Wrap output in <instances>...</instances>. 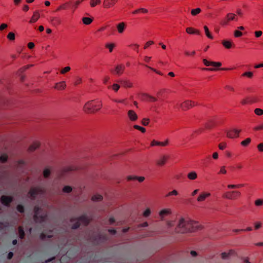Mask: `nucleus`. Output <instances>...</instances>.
Masks as SVG:
<instances>
[{
    "label": "nucleus",
    "mask_w": 263,
    "mask_h": 263,
    "mask_svg": "<svg viewBox=\"0 0 263 263\" xmlns=\"http://www.w3.org/2000/svg\"><path fill=\"white\" fill-rule=\"evenodd\" d=\"M151 210L149 209H147L143 213V216L145 217H148L151 214Z\"/></svg>",
    "instance_id": "nucleus-60"
},
{
    "label": "nucleus",
    "mask_w": 263,
    "mask_h": 263,
    "mask_svg": "<svg viewBox=\"0 0 263 263\" xmlns=\"http://www.w3.org/2000/svg\"><path fill=\"white\" fill-rule=\"evenodd\" d=\"M243 186V184H229L227 185V188L228 189L231 190V189H238L241 187Z\"/></svg>",
    "instance_id": "nucleus-36"
},
{
    "label": "nucleus",
    "mask_w": 263,
    "mask_h": 263,
    "mask_svg": "<svg viewBox=\"0 0 263 263\" xmlns=\"http://www.w3.org/2000/svg\"><path fill=\"white\" fill-rule=\"evenodd\" d=\"M170 159V156L168 155L163 154L161 155L156 160L155 165L158 167L164 166Z\"/></svg>",
    "instance_id": "nucleus-8"
},
{
    "label": "nucleus",
    "mask_w": 263,
    "mask_h": 263,
    "mask_svg": "<svg viewBox=\"0 0 263 263\" xmlns=\"http://www.w3.org/2000/svg\"><path fill=\"white\" fill-rule=\"evenodd\" d=\"M253 103V101L251 98H246L242 99L240 101V104L242 105H245L247 104H251Z\"/></svg>",
    "instance_id": "nucleus-34"
},
{
    "label": "nucleus",
    "mask_w": 263,
    "mask_h": 263,
    "mask_svg": "<svg viewBox=\"0 0 263 263\" xmlns=\"http://www.w3.org/2000/svg\"><path fill=\"white\" fill-rule=\"evenodd\" d=\"M253 76V73L251 71H247L241 74V77H247L249 78H252Z\"/></svg>",
    "instance_id": "nucleus-46"
},
{
    "label": "nucleus",
    "mask_w": 263,
    "mask_h": 263,
    "mask_svg": "<svg viewBox=\"0 0 263 263\" xmlns=\"http://www.w3.org/2000/svg\"><path fill=\"white\" fill-rule=\"evenodd\" d=\"M40 146V143L39 141L33 142L28 147V151L29 152H32L39 148Z\"/></svg>",
    "instance_id": "nucleus-24"
},
{
    "label": "nucleus",
    "mask_w": 263,
    "mask_h": 263,
    "mask_svg": "<svg viewBox=\"0 0 263 263\" xmlns=\"http://www.w3.org/2000/svg\"><path fill=\"white\" fill-rule=\"evenodd\" d=\"M75 220L76 221V223L72 225L71 227L73 229H77L79 227L80 223L84 226L88 225L91 221V218L84 215L76 219H72L70 221L71 222H73Z\"/></svg>",
    "instance_id": "nucleus-5"
},
{
    "label": "nucleus",
    "mask_w": 263,
    "mask_h": 263,
    "mask_svg": "<svg viewBox=\"0 0 263 263\" xmlns=\"http://www.w3.org/2000/svg\"><path fill=\"white\" fill-rule=\"evenodd\" d=\"M116 47L115 43H107L105 45V47L108 49L109 52H112L114 48Z\"/></svg>",
    "instance_id": "nucleus-37"
},
{
    "label": "nucleus",
    "mask_w": 263,
    "mask_h": 263,
    "mask_svg": "<svg viewBox=\"0 0 263 263\" xmlns=\"http://www.w3.org/2000/svg\"><path fill=\"white\" fill-rule=\"evenodd\" d=\"M103 199V196L99 194L94 195L91 197V200L94 202L101 201Z\"/></svg>",
    "instance_id": "nucleus-35"
},
{
    "label": "nucleus",
    "mask_w": 263,
    "mask_h": 263,
    "mask_svg": "<svg viewBox=\"0 0 263 263\" xmlns=\"http://www.w3.org/2000/svg\"><path fill=\"white\" fill-rule=\"evenodd\" d=\"M186 32L187 33L190 34H199V31L198 30H196L194 28L192 27H187L186 28Z\"/></svg>",
    "instance_id": "nucleus-32"
},
{
    "label": "nucleus",
    "mask_w": 263,
    "mask_h": 263,
    "mask_svg": "<svg viewBox=\"0 0 263 263\" xmlns=\"http://www.w3.org/2000/svg\"><path fill=\"white\" fill-rule=\"evenodd\" d=\"M18 233L21 239H23L25 236V233L22 226H20L18 228Z\"/></svg>",
    "instance_id": "nucleus-39"
},
{
    "label": "nucleus",
    "mask_w": 263,
    "mask_h": 263,
    "mask_svg": "<svg viewBox=\"0 0 263 263\" xmlns=\"http://www.w3.org/2000/svg\"><path fill=\"white\" fill-rule=\"evenodd\" d=\"M118 0H103V7L105 9H109L113 7Z\"/></svg>",
    "instance_id": "nucleus-16"
},
{
    "label": "nucleus",
    "mask_w": 263,
    "mask_h": 263,
    "mask_svg": "<svg viewBox=\"0 0 263 263\" xmlns=\"http://www.w3.org/2000/svg\"><path fill=\"white\" fill-rule=\"evenodd\" d=\"M150 122V120L148 118H143L141 120V124L144 126H147Z\"/></svg>",
    "instance_id": "nucleus-52"
},
{
    "label": "nucleus",
    "mask_w": 263,
    "mask_h": 263,
    "mask_svg": "<svg viewBox=\"0 0 263 263\" xmlns=\"http://www.w3.org/2000/svg\"><path fill=\"white\" fill-rule=\"evenodd\" d=\"M44 193V189L41 187H35L31 188L28 194L31 198L34 199L37 195L43 194Z\"/></svg>",
    "instance_id": "nucleus-10"
},
{
    "label": "nucleus",
    "mask_w": 263,
    "mask_h": 263,
    "mask_svg": "<svg viewBox=\"0 0 263 263\" xmlns=\"http://www.w3.org/2000/svg\"><path fill=\"white\" fill-rule=\"evenodd\" d=\"M127 25L124 22H121L118 24L116 26L117 31L120 34H122L125 29L126 28Z\"/></svg>",
    "instance_id": "nucleus-19"
},
{
    "label": "nucleus",
    "mask_w": 263,
    "mask_h": 263,
    "mask_svg": "<svg viewBox=\"0 0 263 263\" xmlns=\"http://www.w3.org/2000/svg\"><path fill=\"white\" fill-rule=\"evenodd\" d=\"M8 158V156L6 155H3L0 157V161L4 163L5 162Z\"/></svg>",
    "instance_id": "nucleus-61"
},
{
    "label": "nucleus",
    "mask_w": 263,
    "mask_h": 263,
    "mask_svg": "<svg viewBox=\"0 0 263 263\" xmlns=\"http://www.w3.org/2000/svg\"><path fill=\"white\" fill-rule=\"evenodd\" d=\"M258 150L260 152H263V143H260L257 146Z\"/></svg>",
    "instance_id": "nucleus-64"
},
{
    "label": "nucleus",
    "mask_w": 263,
    "mask_h": 263,
    "mask_svg": "<svg viewBox=\"0 0 263 263\" xmlns=\"http://www.w3.org/2000/svg\"><path fill=\"white\" fill-rule=\"evenodd\" d=\"M211 196V194L209 192H202L198 197L197 200L198 202L204 201L206 198Z\"/></svg>",
    "instance_id": "nucleus-22"
},
{
    "label": "nucleus",
    "mask_w": 263,
    "mask_h": 263,
    "mask_svg": "<svg viewBox=\"0 0 263 263\" xmlns=\"http://www.w3.org/2000/svg\"><path fill=\"white\" fill-rule=\"evenodd\" d=\"M241 129L237 128L231 129L226 132L227 137L229 138H236L239 137Z\"/></svg>",
    "instance_id": "nucleus-11"
},
{
    "label": "nucleus",
    "mask_w": 263,
    "mask_h": 263,
    "mask_svg": "<svg viewBox=\"0 0 263 263\" xmlns=\"http://www.w3.org/2000/svg\"><path fill=\"white\" fill-rule=\"evenodd\" d=\"M254 204L256 206H261L263 205V199H258L255 200Z\"/></svg>",
    "instance_id": "nucleus-47"
},
{
    "label": "nucleus",
    "mask_w": 263,
    "mask_h": 263,
    "mask_svg": "<svg viewBox=\"0 0 263 263\" xmlns=\"http://www.w3.org/2000/svg\"><path fill=\"white\" fill-rule=\"evenodd\" d=\"M102 102L100 100H91L87 102L84 105L83 110L87 114H95L102 108Z\"/></svg>",
    "instance_id": "nucleus-2"
},
{
    "label": "nucleus",
    "mask_w": 263,
    "mask_h": 263,
    "mask_svg": "<svg viewBox=\"0 0 263 263\" xmlns=\"http://www.w3.org/2000/svg\"><path fill=\"white\" fill-rule=\"evenodd\" d=\"M178 195V192L176 190H173L172 191H170L168 193H167L165 195V197H169L172 196H176Z\"/></svg>",
    "instance_id": "nucleus-38"
},
{
    "label": "nucleus",
    "mask_w": 263,
    "mask_h": 263,
    "mask_svg": "<svg viewBox=\"0 0 263 263\" xmlns=\"http://www.w3.org/2000/svg\"><path fill=\"white\" fill-rule=\"evenodd\" d=\"M133 128L134 129H136L140 130L142 133H144L146 132V129H145V128L142 127L140 126L137 125H134L133 126Z\"/></svg>",
    "instance_id": "nucleus-49"
},
{
    "label": "nucleus",
    "mask_w": 263,
    "mask_h": 263,
    "mask_svg": "<svg viewBox=\"0 0 263 263\" xmlns=\"http://www.w3.org/2000/svg\"><path fill=\"white\" fill-rule=\"evenodd\" d=\"M7 38L11 41H13L15 39V34L12 32H9L7 35Z\"/></svg>",
    "instance_id": "nucleus-56"
},
{
    "label": "nucleus",
    "mask_w": 263,
    "mask_h": 263,
    "mask_svg": "<svg viewBox=\"0 0 263 263\" xmlns=\"http://www.w3.org/2000/svg\"><path fill=\"white\" fill-rule=\"evenodd\" d=\"M78 167L77 166L69 165V166H67L65 167L64 168H63L62 170V171L63 172L67 173V172H71V171H77V170H78Z\"/></svg>",
    "instance_id": "nucleus-26"
},
{
    "label": "nucleus",
    "mask_w": 263,
    "mask_h": 263,
    "mask_svg": "<svg viewBox=\"0 0 263 263\" xmlns=\"http://www.w3.org/2000/svg\"><path fill=\"white\" fill-rule=\"evenodd\" d=\"M203 228V226L199 221L181 217L177 219L172 235L194 233L201 231Z\"/></svg>",
    "instance_id": "nucleus-1"
},
{
    "label": "nucleus",
    "mask_w": 263,
    "mask_h": 263,
    "mask_svg": "<svg viewBox=\"0 0 263 263\" xmlns=\"http://www.w3.org/2000/svg\"><path fill=\"white\" fill-rule=\"evenodd\" d=\"M165 224L167 231L172 235V232L176 225L175 222L173 220H167Z\"/></svg>",
    "instance_id": "nucleus-18"
},
{
    "label": "nucleus",
    "mask_w": 263,
    "mask_h": 263,
    "mask_svg": "<svg viewBox=\"0 0 263 263\" xmlns=\"http://www.w3.org/2000/svg\"><path fill=\"white\" fill-rule=\"evenodd\" d=\"M201 12V9L199 8H197L196 9H192L191 10V13L193 16H196V15H198V14H199Z\"/></svg>",
    "instance_id": "nucleus-43"
},
{
    "label": "nucleus",
    "mask_w": 263,
    "mask_h": 263,
    "mask_svg": "<svg viewBox=\"0 0 263 263\" xmlns=\"http://www.w3.org/2000/svg\"><path fill=\"white\" fill-rule=\"evenodd\" d=\"M221 44L227 49H230L235 46L234 43L231 40H223Z\"/></svg>",
    "instance_id": "nucleus-25"
},
{
    "label": "nucleus",
    "mask_w": 263,
    "mask_h": 263,
    "mask_svg": "<svg viewBox=\"0 0 263 263\" xmlns=\"http://www.w3.org/2000/svg\"><path fill=\"white\" fill-rule=\"evenodd\" d=\"M198 177V175L196 172L193 171L189 173L187 175V178L191 180H194Z\"/></svg>",
    "instance_id": "nucleus-29"
},
{
    "label": "nucleus",
    "mask_w": 263,
    "mask_h": 263,
    "mask_svg": "<svg viewBox=\"0 0 263 263\" xmlns=\"http://www.w3.org/2000/svg\"><path fill=\"white\" fill-rule=\"evenodd\" d=\"M241 196V193L239 191L232 190L224 192L222 195V197L226 200L235 201L240 198Z\"/></svg>",
    "instance_id": "nucleus-3"
},
{
    "label": "nucleus",
    "mask_w": 263,
    "mask_h": 263,
    "mask_svg": "<svg viewBox=\"0 0 263 263\" xmlns=\"http://www.w3.org/2000/svg\"><path fill=\"white\" fill-rule=\"evenodd\" d=\"M127 117L131 122H135L138 119V115L133 110H129L127 111Z\"/></svg>",
    "instance_id": "nucleus-17"
},
{
    "label": "nucleus",
    "mask_w": 263,
    "mask_h": 263,
    "mask_svg": "<svg viewBox=\"0 0 263 263\" xmlns=\"http://www.w3.org/2000/svg\"><path fill=\"white\" fill-rule=\"evenodd\" d=\"M203 63L206 66H211L210 68H204L203 70L208 71H216L218 70V67L221 66V63L219 62L209 61L206 59L203 60Z\"/></svg>",
    "instance_id": "nucleus-7"
},
{
    "label": "nucleus",
    "mask_w": 263,
    "mask_h": 263,
    "mask_svg": "<svg viewBox=\"0 0 263 263\" xmlns=\"http://www.w3.org/2000/svg\"><path fill=\"white\" fill-rule=\"evenodd\" d=\"M71 70V68L70 66H66L63 68H62L60 71V73L62 74H64L65 73L69 72Z\"/></svg>",
    "instance_id": "nucleus-45"
},
{
    "label": "nucleus",
    "mask_w": 263,
    "mask_h": 263,
    "mask_svg": "<svg viewBox=\"0 0 263 263\" xmlns=\"http://www.w3.org/2000/svg\"><path fill=\"white\" fill-rule=\"evenodd\" d=\"M120 87V86L117 83H114L112 85L108 86V88L109 89H112L113 90H114L116 92L119 90Z\"/></svg>",
    "instance_id": "nucleus-40"
},
{
    "label": "nucleus",
    "mask_w": 263,
    "mask_h": 263,
    "mask_svg": "<svg viewBox=\"0 0 263 263\" xmlns=\"http://www.w3.org/2000/svg\"><path fill=\"white\" fill-rule=\"evenodd\" d=\"M33 66V64H28L23 66L20 68L17 71L16 74L20 77V80L22 81H25V76L23 74V73L26 70L28 69L30 67Z\"/></svg>",
    "instance_id": "nucleus-13"
},
{
    "label": "nucleus",
    "mask_w": 263,
    "mask_h": 263,
    "mask_svg": "<svg viewBox=\"0 0 263 263\" xmlns=\"http://www.w3.org/2000/svg\"><path fill=\"white\" fill-rule=\"evenodd\" d=\"M144 66L147 67V68L149 69L150 70H151L152 71L155 72V73L159 74V75H161V76H163V73L162 72H161L159 70H157L156 69L153 68V67H152L151 66H149L147 64H145L144 65Z\"/></svg>",
    "instance_id": "nucleus-42"
},
{
    "label": "nucleus",
    "mask_w": 263,
    "mask_h": 263,
    "mask_svg": "<svg viewBox=\"0 0 263 263\" xmlns=\"http://www.w3.org/2000/svg\"><path fill=\"white\" fill-rule=\"evenodd\" d=\"M72 190V189L71 186H65L63 189H62V191L64 193H70Z\"/></svg>",
    "instance_id": "nucleus-50"
},
{
    "label": "nucleus",
    "mask_w": 263,
    "mask_h": 263,
    "mask_svg": "<svg viewBox=\"0 0 263 263\" xmlns=\"http://www.w3.org/2000/svg\"><path fill=\"white\" fill-rule=\"evenodd\" d=\"M1 201L3 204L8 206L12 201V197L10 196H2L1 198Z\"/></svg>",
    "instance_id": "nucleus-20"
},
{
    "label": "nucleus",
    "mask_w": 263,
    "mask_h": 263,
    "mask_svg": "<svg viewBox=\"0 0 263 263\" xmlns=\"http://www.w3.org/2000/svg\"><path fill=\"white\" fill-rule=\"evenodd\" d=\"M125 66L123 64H120L116 66L114 69H111L110 71L114 74L121 76L124 71Z\"/></svg>",
    "instance_id": "nucleus-12"
},
{
    "label": "nucleus",
    "mask_w": 263,
    "mask_h": 263,
    "mask_svg": "<svg viewBox=\"0 0 263 263\" xmlns=\"http://www.w3.org/2000/svg\"><path fill=\"white\" fill-rule=\"evenodd\" d=\"M130 47H131L133 50H135L137 52H138L139 45L137 44H130L129 46Z\"/></svg>",
    "instance_id": "nucleus-55"
},
{
    "label": "nucleus",
    "mask_w": 263,
    "mask_h": 263,
    "mask_svg": "<svg viewBox=\"0 0 263 263\" xmlns=\"http://www.w3.org/2000/svg\"><path fill=\"white\" fill-rule=\"evenodd\" d=\"M238 18L236 14L233 13H228L226 16L221 20L220 25L222 26H226L228 25L232 21H238Z\"/></svg>",
    "instance_id": "nucleus-6"
},
{
    "label": "nucleus",
    "mask_w": 263,
    "mask_h": 263,
    "mask_svg": "<svg viewBox=\"0 0 263 263\" xmlns=\"http://www.w3.org/2000/svg\"><path fill=\"white\" fill-rule=\"evenodd\" d=\"M34 213L33 219L36 222L41 223L47 218V215L46 213H43L42 210L40 209L37 206L34 207Z\"/></svg>",
    "instance_id": "nucleus-4"
},
{
    "label": "nucleus",
    "mask_w": 263,
    "mask_h": 263,
    "mask_svg": "<svg viewBox=\"0 0 263 263\" xmlns=\"http://www.w3.org/2000/svg\"><path fill=\"white\" fill-rule=\"evenodd\" d=\"M152 57L145 55L142 57L143 62L146 64H148L152 60Z\"/></svg>",
    "instance_id": "nucleus-48"
},
{
    "label": "nucleus",
    "mask_w": 263,
    "mask_h": 263,
    "mask_svg": "<svg viewBox=\"0 0 263 263\" xmlns=\"http://www.w3.org/2000/svg\"><path fill=\"white\" fill-rule=\"evenodd\" d=\"M242 33L239 30H236L234 31V36L236 37H239L242 36Z\"/></svg>",
    "instance_id": "nucleus-62"
},
{
    "label": "nucleus",
    "mask_w": 263,
    "mask_h": 263,
    "mask_svg": "<svg viewBox=\"0 0 263 263\" xmlns=\"http://www.w3.org/2000/svg\"><path fill=\"white\" fill-rule=\"evenodd\" d=\"M197 105V103L194 101L186 100L179 104V107L181 110L186 111Z\"/></svg>",
    "instance_id": "nucleus-9"
},
{
    "label": "nucleus",
    "mask_w": 263,
    "mask_h": 263,
    "mask_svg": "<svg viewBox=\"0 0 263 263\" xmlns=\"http://www.w3.org/2000/svg\"><path fill=\"white\" fill-rule=\"evenodd\" d=\"M168 140H166L164 142H159L155 140H153L151 143V146H165L168 145Z\"/></svg>",
    "instance_id": "nucleus-21"
},
{
    "label": "nucleus",
    "mask_w": 263,
    "mask_h": 263,
    "mask_svg": "<svg viewBox=\"0 0 263 263\" xmlns=\"http://www.w3.org/2000/svg\"><path fill=\"white\" fill-rule=\"evenodd\" d=\"M154 44V42L152 41H149L147 42L144 45L143 48L146 49L148 48L151 45H152Z\"/></svg>",
    "instance_id": "nucleus-57"
},
{
    "label": "nucleus",
    "mask_w": 263,
    "mask_h": 263,
    "mask_svg": "<svg viewBox=\"0 0 263 263\" xmlns=\"http://www.w3.org/2000/svg\"><path fill=\"white\" fill-rule=\"evenodd\" d=\"M204 31H205V35L206 36L209 38V39H213V36L212 35V34L210 33L209 30V28H208V27L206 26H204Z\"/></svg>",
    "instance_id": "nucleus-44"
},
{
    "label": "nucleus",
    "mask_w": 263,
    "mask_h": 263,
    "mask_svg": "<svg viewBox=\"0 0 263 263\" xmlns=\"http://www.w3.org/2000/svg\"><path fill=\"white\" fill-rule=\"evenodd\" d=\"M227 147V143L226 142H221L218 144V147L220 149L223 150Z\"/></svg>",
    "instance_id": "nucleus-59"
},
{
    "label": "nucleus",
    "mask_w": 263,
    "mask_h": 263,
    "mask_svg": "<svg viewBox=\"0 0 263 263\" xmlns=\"http://www.w3.org/2000/svg\"><path fill=\"white\" fill-rule=\"evenodd\" d=\"M254 113L257 116L263 115V109L260 108H256L254 109Z\"/></svg>",
    "instance_id": "nucleus-53"
},
{
    "label": "nucleus",
    "mask_w": 263,
    "mask_h": 263,
    "mask_svg": "<svg viewBox=\"0 0 263 263\" xmlns=\"http://www.w3.org/2000/svg\"><path fill=\"white\" fill-rule=\"evenodd\" d=\"M70 4L69 2L64 3L61 5H60L56 9L55 11L58 12L62 10H66L68 8L69 5Z\"/></svg>",
    "instance_id": "nucleus-30"
},
{
    "label": "nucleus",
    "mask_w": 263,
    "mask_h": 263,
    "mask_svg": "<svg viewBox=\"0 0 263 263\" xmlns=\"http://www.w3.org/2000/svg\"><path fill=\"white\" fill-rule=\"evenodd\" d=\"M101 0H90V5L91 7H95L96 6L100 5L101 4Z\"/></svg>",
    "instance_id": "nucleus-41"
},
{
    "label": "nucleus",
    "mask_w": 263,
    "mask_h": 263,
    "mask_svg": "<svg viewBox=\"0 0 263 263\" xmlns=\"http://www.w3.org/2000/svg\"><path fill=\"white\" fill-rule=\"evenodd\" d=\"M237 253L234 249H230L228 252H224L220 254V257L222 259H229L232 256H237Z\"/></svg>",
    "instance_id": "nucleus-14"
},
{
    "label": "nucleus",
    "mask_w": 263,
    "mask_h": 263,
    "mask_svg": "<svg viewBox=\"0 0 263 263\" xmlns=\"http://www.w3.org/2000/svg\"><path fill=\"white\" fill-rule=\"evenodd\" d=\"M172 214V210L170 208L164 209L159 212V216L161 220H163L165 217L171 215Z\"/></svg>",
    "instance_id": "nucleus-15"
},
{
    "label": "nucleus",
    "mask_w": 263,
    "mask_h": 263,
    "mask_svg": "<svg viewBox=\"0 0 263 263\" xmlns=\"http://www.w3.org/2000/svg\"><path fill=\"white\" fill-rule=\"evenodd\" d=\"M147 13H148V10L143 8L137 9L133 12V14H137L139 13L146 14Z\"/></svg>",
    "instance_id": "nucleus-33"
},
{
    "label": "nucleus",
    "mask_w": 263,
    "mask_h": 263,
    "mask_svg": "<svg viewBox=\"0 0 263 263\" xmlns=\"http://www.w3.org/2000/svg\"><path fill=\"white\" fill-rule=\"evenodd\" d=\"M251 142V139L248 138L245 139V140L242 141L241 142V144L244 146H247Z\"/></svg>",
    "instance_id": "nucleus-54"
},
{
    "label": "nucleus",
    "mask_w": 263,
    "mask_h": 263,
    "mask_svg": "<svg viewBox=\"0 0 263 263\" xmlns=\"http://www.w3.org/2000/svg\"><path fill=\"white\" fill-rule=\"evenodd\" d=\"M85 0H77L74 3V6L77 9L78 6Z\"/></svg>",
    "instance_id": "nucleus-63"
},
{
    "label": "nucleus",
    "mask_w": 263,
    "mask_h": 263,
    "mask_svg": "<svg viewBox=\"0 0 263 263\" xmlns=\"http://www.w3.org/2000/svg\"><path fill=\"white\" fill-rule=\"evenodd\" d=\"M54 85L52 86V88L58 90H62L65 88V83H53Z\"/></svg>",
    "instance_id": "nucleus-27"
},
{
    "label": "nucleus",
    "mask_w": 263,
    "mask_h": 263,
    "mask_svg": "<svg viewBox=\"0 0 263 263\" xmlns=\"http://www.w3.org/2000/svg\"><path fill=\"white\" fill-rule=\"evenodd\" d=\"M40 14L39 12L38 11H35L33 12V15L31 16L29 22L30 24L35 23L37 21V20L40 18Z\"/></svg>",
    "instance_id": "nucleus-23"
},
{
    "label": "nucleus",
    "mask_w": 263,
    "mask_h": 263,
    "mask_svg": "<svg viewBox=\"0 0 263 263\" xmlns=\"http://www.w3.org/2000/svg\"><path fill=\"white\" fill-rule=\"evenodd\" d=\"M93 17H83L82 18V21L84 25H89L92 23L93 22Z\"/></svg>",
    "instance_id": "nucleus-28"
},
{
    "label": "nucleus",
    "mask_w": 263,
    "mask_h": 263,
    "mask_svg": "<svg viewBox=\"0 0 263 263\" xmlns=\"http://www.w3.org/2000/svg\"><path fill=\"white\" fill-rule=\"evenodd\" d=\"M227 170L226 168V167L223 166L220 167L219 171L218 173V174H219V175H221V174L224 175V174H227Z\"/></svg>",
    "instance_id": "nucleus-51"
},
{
    "label": "nucleus",
    "mask_w": 263,
    "mask_h": 263,
    "mask_svg": "<svg viewBox=\"0 0 263 263\" xmlns=\"http://www.w3.org/2000/svg\"><path fill=\"white\" fill-rule=\"evenodd\" d=\"M50 175V170L47 168L45 169L43 172V175L45 178H48Z\"/></svg>",
    "instance_id": "nucleus-58"
},
{
    "label": "nucleus",
    "mask_w": 263,
    "mask_h": 263,
    "mask_svg": "<svg viewBox=\"0 0 263 263\" xmlns=\"http://www.w3.org/2000/svg\"><path fill=\"white\" fill-rule=\"evenodd\" d=\"M50 21L54 26H58L61 24V20L58 17H52L50 18Z\"/></svg>",
    "instance_id": "nucleus-31"
}]
</instances>
